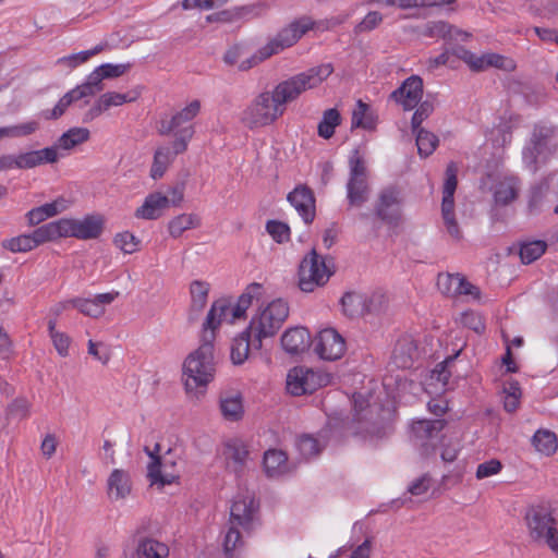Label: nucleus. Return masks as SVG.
Returning a JSON list of instances; mask_svg holds the SVG:
<instances>
[{"label": "nucleus", "mask_w": 558, "mask_h": 558, "mask_svg": "<svg viewBox=\"0 0 558 558\" xmlns=\"http://www.w3.org/2000/svg\"><path fill=\"white\" fill-rule=\"evenodd\" d=\"M333 68L320 64L278 83L271 90L258 94L241 113V122L248 129L272 124L287 110V105L296 100L304 92L320 85Z\"/></svg>", "instance_id": "1"}, {"label": "nucleus", "mask_w": 558, "mask_h": 558, "mask_svg": "<svg viewBox=\"0 0 558 558\" xmlns=\"http://www.w3.org/2000/svg\"><path fill=\"white\" fill-rule=\"evenodd\" d=\"M423 97V80L417 75H411L390 94V98L404 110L417 107Z\"/></svg>", "instance_id": "16"}, {"label": "nucleus", "mask_w": 558, "mask_h": 558, "mask_svg": "<svg viewBox=\"0 0 558 558\" xmlns=\"http://www.w3.org/2000/svg\"><path fill=\"white\" fill-rule=\"evenodd\" d=\"M2 247L12 253H25L35 248L31 234H21L15 238L4 240Z\"/></svg>", "instance_id": "49"}, {"label": "nucleus", "mask_w": 558, "mask_h": 558, "mask_svg": "<svg viewBox=\"0 0 558 558\" xmlns=\"http://www.w3.org/2000/svg\"><path fill=\"white\" fill-rule=\"evenodd\" d=\"M402 195L399 187H384L374 204L375 215L386 223H397L401 217Z\"/></svg>", "instance_id": "11"}, {"label": "nucleus", "mask_w": 558, "mask_h": 558, "mask_svg": "<svg viewBox=\"0 0 558 558\" xmlns=\"http://www.w3.org/2000/svg\"><path fill=\"white\" fill-rule=\"evenodd\" d=\"M80 99H83V98L76 92V89L73 88L70 92H68L65 95H63V97L60 98V100L57 102V105L51 110L44 111L43 116L46 120H57L61 116H63V113L66 111V109L69 108V106L72 102L77 101Z\"/></svg>", "instance_id": "41"}, {"label": "nucleus", "mask_w": 558, "mask_h": 558, "mask_svg": "<svg viewBox=\"0 0 558 558\" xmlns=\"http://www.w3.org/2000/svg\"><path fill=\"white\" fill-rule=\"evenodd\" d=\"M215 335L204 333L201 345L191 352L183 363V383L190 396L198 398L214 379L216 360L214 351Z\"/></svg>", "instance_id": "2"}, {"label": "nucleus", "mask_w": 558, "mask_h": 558, "mask_svg": "<svg viewBox=\"0 0 558 558\" xmlns=\"http://www.w3.org/2000/svg\"><path fill=\"white\" fill-rule=\"evenodd\" d=\"M114 245L125 254H132L138 250L140 240L131 232L124 231L116 234Z\"/></svg>", "instance_id": "52"}, {"label": "nucleus", "mask_w": 558, "mask_h": 558, "mask_svg": "<svg viewBox=\"0 0 558 558\" xmlns=\"http://www.w3.org/2000/svg\"><path fill=\"white\" fill-rule=\"evenodd\" d=\"M69 207L68 201L64 198H58L52 203L44 204L39 207L31 209L26 214V218L31 226L39 225L46 219L57 216Z\"/></svg>", "instance_id": "25"}, {"label": "nucleus", "mask_w": 558, "mask_h": 558, "mask_svg": "<svg viewBox=\"0 0 558 558\" xmlns=\"http://www.w3.org/2000/svg\"><path fill=\"white\" fill-rule=\"evenodd\" d=\"M266 230L278 243L287 242L290 239V228L284 222L278 220H269L266 223Z\"/></svg>", "instance_id": "55"}, {"label": "nucleus", "mask_w": 558, "mask_h": 558, "mask_svg": "<svg viewBox=\"0 0 558 558\" xmlns=\"http://www.w3.org/2000/svg\"><path fill=\"white\" fill-rule=\"evenodd\" d=\"M159 450V444L155 445L154 451H150L147 447H145V452L151 458V462L148 464L147 475L153 485L158 484L160 486H165L167 484L173 483L178 475L169 471V468L174 466V462L168 461L167 459L161 460V458L158 456Z\"/></svg>", "instance_id": "17"}, {"label": "nucleus", "mask_w": 558, "mask_h": 558, "mask_svg": "<svg viewBox=\"0 0 558 558\" xmlns=\"http://www.w3.org/2000/svg\"><path fill=\"white\" fill-rule=\"evenodd\" d=\"M296 448L301 456H303L305 459H310L312 457L317 456L322 447L318 442V440L311 435H302L298 438Z\"/></svg>", "instance_id": "51"}, {"label": "nucleus", "mask_w": 558, "mask_h": 558, "mask_svg": "<svg viewBox=\"0 0 558 558\" xmlns=\"http://www.w3.org/2000/svg\"><path fill=\"white\" fill-rule=\"evenodd\" d=\"M365 314L381 313L387 305V298L381 292H374L371 295L365 294Z\"/></svg>", "instance_id": "58"}, {"label": "nucleus", "mask_w": 558, "mask_h": 558, "mask_svg": "<svg viewBox=\"0 0 558 558\" xmlns=\"http://www.w3.org/2000/svg\"><path fill=\"white\" fill-rule=\"evenodd\" d=\"M453 53L468 63L472 70L483 71V56H476L463 47L456 48Z\"/></svg>", "instance_id": "64"}, {"label": "nucleus", "mask_w": 558, "mask_h": 558, "mask_svg": "<svg viewBox=\"0 0 558 558\" xmlns=\"http://www.w3.org/2000/svg\"><path fill=\"white\" fill-rule=\"evenodd\" d=\"M239 525L229 522L228 530L223 536V551L227 558H232L233 551L238 550L243 545L241 532Z\"/></svg>", "instance_id": "45"}, {"label": "nucleus", "mask_w": 558, "mask_h": 558, "mask_svg": "<svg viewBox=\"0 0 558 558\" xmlns=\"http://www.w3.org/2000/svg\"><path fill=\"white\" fill-rule=\"evenodd\" d=\"M272 56V51L266 46L259 48L253 56L241 61L238 65L239 71H248L250 69L258 65L263 61L267 60Z\"/></svg>", "instance_id": "60"}, {"label": "nucleus", "mask_w": 558, "mask_h": 558, "mask_svg": "<svg viewBox=\"0 0 558 558\" xmlns=\"http://www.w3.org/2000/svg\"><path fill=\"white\" fill-rule=\"evenodd\" d=\"M136 97H131L129 94H121L109 92L100 96L102 108L108 110L111 107L122 106L125 102L134 101Z\"/></svg>", "instance_id": "61"}, {"label": "nucleus", "mask_w": 558, "mask_h": 558, "mask_svg": "<svg viewBox=\"0 0 558 558\" xmlns=\"http://www.w3.org/2000/svg\"><path fill=\"white\" fill-rule=\"evenodd\" d=\"M312 26L313 22L306 17L294 21L281 29L265 46L272 51V56L277 54L283 49L293 46Z\"/></svg>", "instance_id": "14"}, {"label": "nucleus", "mask_w": 558, "mask_h": 558, "mask_svg": "<svg viewBox=\"0 0 558 558\" xmlns=\"http://www.w3.org/2000/svg\"><path fill=\"white\" fill-rule=\"evenodd\" d=\"M289 316L288 303L281 299L274 300L259 307L246 327L254 337V347L259 351L263 340L274 337Z\"/></svg>", "instance_id": "5"}, {"label": "nucleus", "mask_w": 558, "mask_h": 558, "mask_svg": "<svg viewBox=\"0 0 558 558\" xmlns=\"http://www.w3.org/2000/svg\"><path fill=\"white\" fill-rule=\"evenodd\" d=\"M132 493V478L129 471L114 469L107 478V496L112 501L126 499Z\"/></svg>", "instance_id": "19"}, {"label": "nucleus", "mask_w": 558, "mask_h": 558, "mask_svg": "<svg viewBox=\"0 0 558 558\" xmlns=\"http://www.w3.org/2000/svg\"><path fill=\"white\" fill-rule=\"evenodd\" d=\"M201 110V102L198 100H193L181 111L177 112L172 116L171 120L177 125L178 129H182L181 126L184 123L192 121Z\"/></svg>", "instance_id": "53"}, {"label": "nucleus", "mask_w": 558, "mask_h": 558, "mask_svg": "<svg viewBox=\"0 0 558 558\" xmlns=\"http://www.w3.org/2000/svg\"><path fill=\"white\" fill-rule=\"evenodd\" d=\"M520 180L517 177H505L494 186V202L497 206H507L517 199Z\"/></svg>", "instance_id": "22"}, {"label": "nucleus", "mask_w": 558, "mask_h": 558, "mask_svg": "<svg viewBox=\"0 0 558 558\" xmlns=\"http://www.w3.org/2000/svg\"><path fill=\"white\" fill-rule=\"evenodd\" d=\"M31 404L24 398L13 400L8 407V416L12 418L23 420L29 414Z\"/></svg>", "instance_id": "62"}, {"label": "nucleus", "mask_w": 558, "mask_h": 558, "mask_svg": "<svg viewBox=\"0 0 558 558\" xmlns=\"http://www.w3.org/2000/svg\"><path fill=\"white\" fill-rule=\"evenodd\" d=\"M225 456L228 468H232L233 472L239 473L246 463L248 450L243 441L233 439L226 444Z\"/></svg>", "instance_id": "27"}, {"label": "nucleus", "mask_w": 558, "mask_h": 558, "mask_svg": "<svg viewBox=\"0 0 558 558\" xmlns=\"http://www.w3.org/2000/svg\"><path fill=\"white\" fill-rule=\"evenodd\" d=\"M532 441L536 450L546 456L554 453L557 449L556 435L550 430H537Z\"/></svg>", "instance_id": "40"}, {"label": "nucleus", "mask_w": 558, "mask_h": 558, "mask_svg": "<svg viewBox=\"0 0 558 558\" xmlns=\"http://www.w3.org/2000/svg\"><path fill=\"white\" fill-rule=\"evenodd\" d=\"M173 156L169 147H159L154 155V161L150 169V175L153 179L161 178L168 166L172 162Z\"/></svg>", "instance_id": "39"}, {"label": "nucleus", "mask_w": 558, "mask_h": 558, "mask_svg": "<svg viewBox=\"0 0 558 558\" xmlns=\"http://www.w3.org/2000/svg\"><path fill=\"white\" fill-rule=\"evenodd\" d=\"M488 66H494L509 71L514 69V65L511 60L497 53L483 54V70L487 69Z\"/></svg>", "instance_id": "63"}, {"label": "nucleus", "mask_w": 558, "mask_h": 558, "mask_svg": "<svg viewBox=\"0 0 558 558\" xmlns=\"http://www.w3.org/2000/svg\"><path fill=\"white\" fill-rule=\"evenodd\" d=\"M168 209L167 196L161 193L149 194L143 205L135 211V217L140 219L154 220L159 218Z\"/></svg>", "instance_id": "23"}, {"label": "nucleus", "mask_w": 558, "mask_h": 558, "mask_svg": "<svg viewBox=\"0 0 558 558\" xmlns=\"http://www.w3.org/2000/svg\"><path fill=\"white\" fill-rule=\"evenodd\" d=\"M329 378L326 374L305 366H295L287 375V390L292 396L313 393L326 386Z\"/></svg>", "instance_id": "10"}, {"label": "nucleus", "mask_w": 558, "mask_h": 558, "mask_svg": "<svg viewBox=\"0 0 558 558\" xmlns=\"http://www.w3.org/2000/svg\"><path fill=\"white\" fill-rule=\"evenodd\" d=\"M414 351L415 347L412 341L407 339L399 342L393 351L396 364L402 368L411 367Z\"/></svg>", "instance_id": "47"}, {"label": "nucleus", "mask_w": 558, "mask_h": 558, "mask_svg": "<svg viewBox=\"0 0 558 558\" xmlns=\"http://www.w3.org/2000/svg\"><path fill=\"white\" fill-rule=\"evenodd\" d=\"M31 234L35 247L38 245L57 239L52 222L46 223L35 229Z\"/></svg>", "instance_id": "59"}, {"label": "nucleus", "mask_w": 558, "mask_h": 558, "mask_svg": "<svg viewBox=\"0 0 558 558\" xmlns=\"http://www.w3.org/2000/svg\"><path fill=\"white\" fill-rule=\"evenodd\" d=\"M416 135V146L422 157H428L438 145V137L423 128L413 130Z\"/></svg>", "instance_id": "38"}, {"label": "nucleus", "mask_w": 558, "mask_h": 558, "mask_svg": "<svg viewBox=\"0 0 558 558\" xmlns=\"http://www.w3.org/2000/svg\"><path fill=\"white\" fill-rule=\"evenodd\" d=\"M169 547L155 538L141 536L136 545L137 558H167Z\"/></svg>", "instance_id": "30"}, {"label": "nucleus", "mask_w": 558, "mask_h": 558, "mask_svg": "<svg viewBox=\"0 0 558 558\" xmlns=\"http://www.w3.org/2000/svg\"><path fill=\"white\" fill-rule=\"evenodd\" d=\"M61 157L63 155L54 143L50 147L23 153V165L25 169H32L41 165L56 163Z\"/></svg>", "instance_id": "24"}, {"label": "nucleus", "mask_w": 558, "mask_h": 558, "mask_svg": "<svg viewBox=\"0 0 558 558\" xmlns=\"http://www.w3.org/2000/svg\"><path fill=\"white\" fill-rule=\"evenodd\" d=\"M365 294L357 292H347L341 298L343 312L348 316L365 315Z\"/></svg>", "instance_id": "35"}, {"label": "nucleus", "mask_w": 558, "mask_h": 558, "mask_svg": "<svg viewBox=\"0 0 558 558\" xmlns=\"http://www.w3.org/2000/svg\"><path fill=\"white\" fill-rule=\"evenodd\" d=\"M193 125L184 126L175 132V141L172 144L173 151H171L173 157L186 150L187 143L193 137Z\"/></svg>", "instance_id": "54"}, {"label": "nucleus", "mask_w": 558, "mask_h": 558, "mask_svg": "<svg viewBox=\"0 0 558 558\" xmlns=\"http://www.w3.org/2000/svg\"><path fill=\"white\" fill-rule=\"evenodd\" d=\"M311 343V335L304 327L290 328L281 337V345L289 354L303 353L310 348Z\"/></svg>", "instance_id": "21"}, {"label": "nucleus", "mask_w": 558, "mask_h": 558, "mask_svg": "<svg viewBox=\"0 0 558 558\" xmlns=\"http://www.w3.org/2000/svg\"><path fill=\"white\" fill-rule=\"evenodd\" d=\"M458 166L456 162L451 161L448 163L446 169V179L442 189V202H441V216L444 220V225L448 234L454 239L460 240L462 238L459 225L456 220L453 208H454V199L453 195L457 189L458 180Z\"/></svg>", "instance_id": "9"}, {"label": "nucleus", "mask_w": 558, "mask_h": 558, "mask_svg": "<svg viewBox=\"0 0 558 558\" xmlns=\"http://www.w3.org/2000/svg\"><path fill=\"white\" fill-rule=\"evenodd\" d=\"M39 129L37 121H28L17 125L0 128V140L3 137H23L35 133Z\"/></svg>", "instance_id": "48"}, {"label": "nucleus", "mask_w": 558, "mask_h": 558, "mask_svg": "<svg viewBox=\"0 0 558 558\" xmlns=\"http://www.w3.org/2000/svg\"><path fill=\"white\" fill-rule=\"evenodd\" d=\"M257 509L258 504L253 493L248 490L239 493L231 505L229 522L247 531L252 527Z\"/></svg>", "instance_id": "12"}, {"label": "nucleus", "mask_w": 558, "mask_h": 558, "mask_svg": "<svg viewBox=\"0 0 558 558\" xmlns=\"http://www.w3.org/2000/svg\"><path fill=\"white\" fill-rule=\"evenodd\" d=\"M525 520L531 538L546 544L558 554V531L551 514L544 508H532L526 512Z\"/></svg>", "instance_id": "8"}, {"label": "nucleus", "mask_w": 558, "mask_h": 558, "mask_svg": "<svg viewBox=\"0 0 558 558\" xmlns=\"http://www.w3.org/2000/svg\"><path fill=\"white\" fill-rule=\"evenodd\" d=\"M546 248L547 243L542 240L525 242L520 247V258L523 264H531L539 258Z\"/></svg>", "instance_id": "43"}, {"label": "nucleus", "mask_w": 558, "mask_h": 558, "mask_svg": "<svg viewBox=\"0 0 558 558\" xmlns=\"http://www.w3.org/2000/svg\"><path fill=\"white\" fill-rule=\"evenodd\" d=\"M558 128L548 122H537L533 125L531 135L522 148L524 167L536 173L558 151Z\"/></svg>", "instance_id": "3"}, {"label": "nucleus", "mask_w": 558, "mask_h": 558, "mask_svg": "<svg viewBox=\"0 0 558 558\" xmlns=\"http://www.w3.org/2000/svg\"><path fill=\"white\" fill-rule=\"evenodd\" d=\"M209 284L205 281L194 280L190 284L191 311L198 314L207 303Z\"/></svg>", "instance_id": "34"}, {"label": "nucleus", "mask_w": 558, "mask_h": 558, "mask_svg": "<svg viewBox=\"0 0 558 558\" xmlns=\"http://www.w3.org/2000/svg\"><path fill=\"white\" fill-rule=\"evenodd\" d=\"M199 223L201 219L197 215L181 214L169 221V234L172 238H179L184 231L196 228L199 226Z\"/></svg>", "instance_id": "33"}, {"label": "nucleus", "mask_w": 558, "mask_h": 558, "mask_svg": "<svg viewBox=\"0 0 558 558\" xmlns=\"http://www.w3.org/2000/svg\"><path fill=\"white\" fill-rule=\"evenodd\" d=\"M262 291V284L251 283L240 295L235 304H232L226 299L215 301L204 323V333L214 335L215 329H217L222 322L233 324L236 319L244 317L253 301L260 299Z\"/></svg>", "instance_id": "4"}, {"label": "nucleus", "mask_w": 558, "mask_h": 558, "mask_svg": "<svg viewBox=\"0 0 558 558\" xmlns=\"http://www.w3.org/2000/svg\"><path fill=\"white\" fill-rule=\"evenodd\" d=\"M458 354L459 351L454 355L448 356L445 361L437 364L432 373V379L440 383L444 387L448 386L451 376L449 366L454 361Z\"/></svg>", "instance_id": "57"}, {"label": "nucleus", "mask_w": 558, "mask_h": 558, "mask_svg": "<svg viewBox=\"0 0 558 558\" xmlns=\"http://www.w3.org/2000/svg\"><path fill=\"white\" fill-rule=\"evenodd\" d=\"M89 136L90 132L86 128H71L57 140L56 144L60 150H71L87 142Z\"/></svg>", "instance_id": "32"}, {"label": "nucleus", "mask_w": 558, "mask_h": 558, "mask_svg": "<svg viewBox=\"0 0 558 558\" xmlns=\"http://www.w3.org/2000/svg\"><path fill=\"white\" fill-rule=\"evenodd\" d=\"M102 72L97 66L88 76L85 83L75 87L76 92L81 95L82 98H86L93 96L100 90H102Z\"/></svg>", "instance_id": "37"}, {"label": "nucleus", "mask_w": 558, "mask_h": 558, "mask_svg": "<svg viewBox=\"0 0 558 558\" xmlns=\"http://www.w3.org/2000/svg\"><path fill=\"white\" fill-rule=\"evenodd\" d=\"M288 201L295 208L305 223H311L315 217V198L306 186H298L288 194Z\"/></svg>", "instance_id": "20"}, {"label": "nucleus", "mask_w": 558, "mask_h": 558, "mask_svg": "<svg viewBox=\"0 0 558 558\" xmlns=\"http://www.w3.org/2000/svg\"><path fill=\"white\" fill-rule=\"evenodd\" d=\"M314 342V351L326 361H336L342 357L345 352V341L335 329L327 328L317 335Z\"/></svg>", "instance_id": "13"}, {"label": "nucleus", "mask_w": 558, "mask_h": 558, "mask_svg": "<svg viewBox=\"0 0 558 558\" xmlns=\"http://www.w3.org/2000/svg\"><path fill=\"white\" fill-rule=\"evenodd\" d=\"M251 351H257L254 347L253 333L245 328L236 338H234L231 347V360L233 364L241 365L250 356Z\"/></svg>", "instance_id": "26"}, {"label": "nucleus", "mask_w": 558, "mask_h": 558, "mask_svg": "<svg viewBox=\"0 0 558 558\" xmlns=\"http://www.w3.org/2000/svg\"><path fill=\"white\" fill-rule=\"evenodd\" d=\"M264 469L269 477H277L288 472V457L286 452L269 449L264 453Z\"/></svg>", "instance_id": "29"}, {"label": "nucleus", "mask_w": 558, "mask_h": 558, "mask_svg": "<svg viewBox=\"0 0 558 558\" xmlns=\"http://www.w3.org/2000/svg\"><path fill=\"white\" fill-rule=\"evenodd\" d=\"M424 34L428 37H441L444 39L461 37L463 40H465L469 37L466 32L454 28L452 25L445 21L428 22L425 26Z\"/></svg>", "instance_id": "31"}, {"label": "nucleus", "mask_w": 558, "mask_h": 558, "mask_svg": "<svg viewBox=\"0 0 558 558\" xmlns=\"http://www.w3.org/2000/svg\"><path fill=\"white\" fill-rule=\"evenodd\" d=\"M446 425L445 420H418L412 424V434L416 445L423 448V452L428 454L433 451L440 432Z\"/></svg>", "instance_id": "15"}, {"label": "nucleus", "mask_w": 558, "mask_h": 558, "mask_svg": "<svg viewBox=\"0 0 558 558\" xmlns=\"http://www.w3.org/2000/svg\"><path fill=\"white\" fill-rule=\"evenodd\" d=\"M352 128H362L365 130H373L375 121L371 113H368V106L362 100H359L356 108L352 113Z\"/></svg>", "instance_id": "46"}, {"label": "nucleus", "mask_w": 558, "mask_h": 558, "mask_svg": "<svg viewBox=\"0 0 558 558\" xmlns=\"http://www.w3.org/2000/svg\"><path fill=\"white\" fill-rule=\"evenodd\" d=\"M349 169L347 199L351 207H361L369 198L371 186L366 161L357 149L349 158Z\"/></svg>", "instance_id": "6"}, {"label": "nucleus", "mask_w": 558, "mask_h": 558, "mask_svg": "<svg viewBox=\"0 0 558 558\" xmlns=\"http://www.w3.org/2000/svg\"><path fill=\"white\" fill-rule=\"evenodd\" d=\"M549 191L547 181L534 185L530 192L529 209L531 213H538Z\"/></svg>", "instance_id": "50"}, {"label": "nucleus", "mask_w": 558, "mask_h": 558, "mask_svg": "<svg viewBox=\"0 0 558 558\" xmlns=\"http://www.w3.org/2000/svg\"><path fill=\"white\" fill-rule=\"evenodd\" d=\"M462 277L457 274H439L437 278L438 290L446 295L456 296L461 288Z\"/></svg>", "instance_id": "44"}, {"label": "nucleus", "mask_w": 558, "mask_h": 558, "mask_svg": "<svg viewBox=\"0 0 558 558\" xmlns=\"http://www.w3.org/2000/svg\"><path fill=\"white\" fill-rule=\"evenodd\" d=\"M105 220L100 215H89L76 219V238L81 240L97 239L102 233Z\"/></svg>", "instance_id": "28"}, {"label": "nucleus", "mask_w": 558, "mask_h": 558, "mask_svg": "<svg viewBox=\"0 0 558 558\" xmlns=\"http://www.w3.org/2000/svg\"><path fill=\"white\" fill-rule=\"evenodd\" d=\"M384 16L378 11L368 12L364 19L354 27L355 34L367 33L377 28L383 23Z\"/></svg>", "instance_id": "56"}, {"label": "nucleus", "mask_w": 558, "mask_h": 558, "mask_svg": "<svg viewBox=\"0 0 558 558\" xmlns=\"http://www.w3.org/2000/svg\"><path fill=\"white\" fill-rule=\"evenodd\" d=\"M341 118L337 109H327L322 121L318 123V135L325 140L330 138L335 134V129L340 124Z\"/></svg>", "instance_id": "36"}, {"label": "nucleus", "mask_w": 558, "mask_h": 558, "mask_svg": "<svg viewBox=\"0 0 558 558\" xmlns=\"http://www.w3.org/2000/svg\"><path fill=\"white\" fill-rule=\"evenodd\" d=\"M332 272L327 259L312 250L300 264L299 287L304 292H313L317 287L324 286Z\"/></svg>", "instance_id": "7"}, {"label": "nucleus", "mask_w": 558, "mask_h": 558, "mask_svg": "<svg viewBox=\"0 0 558 558\" xmlns=\"http://www.w3.org/2000/svg\"><path fill=\"white\" fill-rule=\"evenodd\" d=\"M118 291L96 294L92 299L75 298L69 300L71 306L78 310L82 314L98 318L105 314L106 306L111 304L118 296Z\"/></svg>", "instance_id": "18"}, {"label": "nucleus", "mask_w": 558, "mask_h": 558, "mask_svg": "<svg viewBox=\"0 0 558 558\" xmlns=\"http://www.w3.org/2000/svg\"><path fill=\"white\" fill-rule=\"evenodd\" d=\"M220 411L228 421H238L243 415L242 400L239 396L221 398Z\"/></svg>", "instance_id": "42"}]
</instances>
